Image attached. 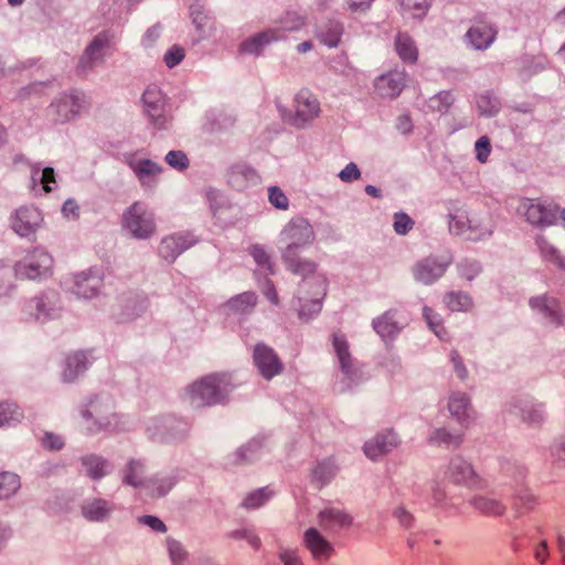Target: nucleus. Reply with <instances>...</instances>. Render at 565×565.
<instances>
[{
	"label": "nucleus",
	"mask_w": 565,
	"mask_h": 565,
	"mask_svg": "<svg viewBox=\"0 0 565 565\" xmlns=\"http://www.w3.org/2000/svg\"><path fill=\"white\" fill-rule=\"evenodd\" d=\"M143 466L139 461L131 460L126 470L124 471V481L134 487H139L143 484L142 476Z\"/></svg>",
	"instance_id": "40"
},
{
	"label": "nucleus",
	"mask_w": 565,
	"mask_h": 565,
	"mask_svg": "<svg viewBox=\"0 0 565 565\" xmlns=\"http://www.w3.org/2000/svg\"><path fill=\"white\" fill-rule=\"evenodd\" d=\"M523 419L530 425H536L544 418L541 405H525L521 408Z\"/></svg>",
	"instance_id": "49"
},
{
	"label": "nucleus",
	"mask_w": 565,
	"mask_h": 565,
	"mask_svg": "<svg viewBox=\"0 0 565 565\" xmlns=\"http://www.w3.org/2000/svg\"><path fill=\"white\" fill-rule=\"evenodd\" d=\"M320 103L308 89L299 90L294 98V114L287 120L295 127H305L320 115Z\"/></svg>",
	"instance_id": "5"
},
{
	"label": "nucleus",
	"mask_w": 565,
	"mask_h": 565,
	"mask_svg": "<svg viewBox=\"0 0 565 565\" xmlns=\"http://www.w3.org/2000/svg\"><path fill=\"white\" fill-rule=\"evenodd\" d=\"M413 224L414 222L408 215L404 213L395 214L394 230L397 234H406L413 227Z\"/></svg>",
	"instance_id": "59"
},
{
	"label": "nucleus",
	"mask_w": 565,
	"mask_h": 565,
	"mask_svg": "<svg viewBox=\"0 0 565 565\" xmlns=\"http://www.w3.org/2000/svg\"><path fill=\"white\" fill-rule=\"evenodd\" d=\"M476 158L479 162L484 163L491 153V142L487 136L480 137L475 145Z\"/></svg>",
	"instance_id": "51"
},
{
	"label": "nucleus",
	"mask_w": 565,
	"mask_h": 565,
	"mask_svg": "<svg viewBox=\"0 0 565 565\" xmlns=\"http://www.w3.org/2000/svg\"><path fill=\"white\" fill-rule=\"evenodd\" d=\"M53 258L45 250L35 248L15 265V274L21 278L36 279L51 274Z\"/></svg>",
	"instance_id": "6"
},
{
	"label": "nucleus",
	"mask_w": 565,
	"mask_h": 565,
	"mask_svg": "<svg viewBox=\"0 0 565 565\" xmlns=\"http://www.w3.org/2000/svg\"><path fill=\"white\" fill-rule=\"evenodd\" d=\"M429 443L437 446L456 447L461 443V436L458 434H449L445 429H437L429 437Z\"/></svg>",
	"instance_id": "38"
},
{
	"label": "nucleus",
	"mask_w": 565,
	"mask_h": 565,
	"mask_svg": "<svg viewBox=\"0 0 565 565\" xmlns=\"http://www.w3.org/2000/svg\"><path fill=\"white\" fill-rule=\"evenodd\" d=\"M83 107V99L74 94L63 95L51 105V111L56 120L65 121L74 118Z\"/></svg>",
	"instance_id": "21"
},
{
	"label": "nucleus",
	"mask_w": 565,
	"mask_h": 565,
	"mask_svg": "<svg viewBox=\"0 0 565 565\" xmlns=\"http://www.w3.org/2000/svg\"><path fill=\"white\" fill-rule=\"evenodd\" d=\"M232 390L226 374H211L189 387L190 402L194 407L221 403Z\"/></svg>",
	"instance_id": "2"
},
{
	"label": "nucleus",
	"mask_w": 565,
	"mask_h": 565,
	"mask_svg": "<svg viewBox=\"0 0 565 565\" xmlns=\"http://www.w3.org/2000/svg\"><path fill=\"white\" fill-rule=\"evenodd\" d=\"M184 57V51L180 46H172L164 55V62L168 67L178 65Z\"/></svg>",
	"instance_id": "60"
},
{
	"label": "nucleus",
	"mask_w": 565,
	"mask_h": 565,
	"mask_svg": "<svg viewBox=\"0 0 565 565\" xmlns=\"http://www.w3.org/2000/svg\"><path fill=\"white\" fill-rule=\"evenodd\" d=\"M233 536L236 539H244L248 542V544L257 550L260 546V540L254 534L252 530H239L233 533Z\"/></svg>",
	"instance_id": "63"
},
{
	"label": "nucleus",
	"mask_w": 565,
	"mask_h": 565,
	"mask_svg": "<svg viewBox=\"0 0 565 565\" xmlns=\"http://www.w3.org/2000/svg\"><path fill=\"white\" fill-rule=\"evenodd\" d=\"M279 558L284 565H303L298 551L285 548L279 553Z\"/></svg>",
	"instance_id": "61"
},
{
	"label": "nucleus",
	"mask_w": 565,
	"mask_h": 565,
	"mask_svg": "<svg viewBox=\"0 0 565 565\" xmlns=\"http://www.w3.org/2000/svg\"><path fill=\"white\" fill-rule=\"evenodd\" d=\"M167 163L178 170H183L189 166V160L182 151H170L166 157Z\"/></svg>",
	"instance_id": "54"
},
{
	"label": "nucleus",
	"mask_w": 565,
	"mask_h": 565,
	"mask_svg": "<svg viewBox=\"0 0 565 565\" xmlns=\"http://www.w3.org/2000/svg\"><path fill=\"white\" fill-rule=\"evenodd\" d=\"M445 302L451 311H468L472 308L471 298L463 292H449L445 297Z\"/></svg>",
	"instance_id": "36"
},
{
	"label": "nucleus",
	"mask_w": 565,
	"mask_h": 565,
	"mask_svg": "<svg viewBox=\"0 0 565 565\" xmlns=\"http://www.w3.org/2000/svg\"><path fill=\"white\" fill-rule=\"evenodd\" d=\"M459 269L462 277L471 280L480 273L481 267L475 260H465L459 265Z\"/></svg>",
	"instance_id": "58"
},
{
	"label": "nucleus",
	"mask_w": 565,
	"mask_h": 565,
	"mask_svg": "<svg viewBox=\"0 0 565 565\" xmlns=\"http://www.w3.org/2000/svg\"><path fill=\"white\" fill-rule=\"evenodd\" d=\"M396 52L405 62H415L417 60V49L413 40L407 34H398L395 42Z\"/></svg>",
	"instance_id": "32"
},
{
	"label": "nucleus",
	"mask_w": 565,
	"mask_h": 565,
	"mask_svg": "<svg viewBox=\"0 0 565 565\" xmlns=\"http://www.w3.org/2000/svg\"><path fill=\"white\" fill-rule=\"evenodd\" d=\"M268 192L269 202L274 206L281 210H286L288 207V199L279 188L273 186L268 190Z\"/></svg>",
	"instance_id": "55"
},
{
	"label": "nucleus",
	"mask_w": 565,
	"mask_h": 565,
	"mask_svg": "<svg viewBox=\"0 0 565 565\" xmlns=\"http://www.w3.org/2000/svg\"><path fill=\"white\" fill-rule=\"evenodd\" d=\"M495 34L491 25L480 22L468 30L467 38L475 49L483 50L493 42Z\"/></svg>",
	"instance_id": "25"
},
{
	"label": "nucleus",
	"mask_w": 565,
	"mask_h": 565,
	"mask_svg": "<svg viewBox=\"0 0 565 565\" xmlns=\"http://www.w3.org/2000/svg\"><path fill=\"white\" fill-rule=\"evenodd\" d=\"M111 510V504L102 499L87 501L83 505V514L89 521H103L108 516Z\"/></svg>",
	"instance_id": "29"
},
{
	"label": "nucleus",
	"mask_w": 565,
	"mask_h": 565,
	"mask_svg": "<svg viewBox=\"0 0 565 565\" xmlns=\"http://www.w3.org/2000/svg\"><path fill=\"white\" fill-rule=\"evenodd\" d=\"M124 227L139 239H147L156 232V222L152 211L146 203L135 202L122 215Z\"/></svg>",
	"instance_id": "4"
},
{
	"label": "nucleus",
	"mask_w": 565,
	"mask_h": 565,
	"mask_svg": "<svg viewBox=\"0 0 565 565\" xmlns=\"http://www.w3.org/2000/svg\"><path fill=\"white\" fill-rule=\"evenodd\" d=\"M303 543L312 558L318 562H327L333 553V546L315 527L305 532Z\"/></svg>",
	"instance_id": "16"
},
{
	"label": "nucleus",
	"mask_w": 565,
	"mask_h": 565,
	"mask_svg": "<svg viewBox=\"0 0 565 565\" xmlns=\"http://www.w3.org/2000/svg\"><path fill=\"white\" fill-rule=\"evenodd\" d=\"M477 108L481 115L492 116L499 111L500 104L490 95H480L477 99Z\"/></svg>",
	"instance_id": "46"
},
{
	"label": "nucleus",
	"mask_w": 565,
	"mask_h": 565,
	"mask_svg": "<svg viewBox=\"0 0 565 565\" xmlns=\"http://www.w3.org/2000/svg\"><path fill=\"white\" fill-rule=\"evenodd\" d=\"M243 178L246 182H254L256 181L257 179V175L255 173V171L248 167H245V166H237L233 169L232 171V174H231V180L230 182L234 185V186H238V188H242L243 186V183L239 181V178Z\"/></svg>",
	"instance_id": "45"
},
{
	"label": "nucleus",
	"mask_w": 565,
	"mask_h": 565,
	"mask_svg": "<svg viewBox=\"0 0 565 565\" xmlns=\"http://www.w3.org/2000/svg\"><path fill=\"white\" fill-rule=\"evenodd\" d=\"M471 503L479 512L487 515H501L505 510L501 501L488 494L475 495Z\"/></svg>",
	"instance_id": "30"
},
{
	"label": "nucleus",
	"mask_w": 565,
	"mask_h": 565,
	"mask_svg": "<svg viewBox=\"0 0 565 565\" xmlns=\"http://www.w3.org/2000/svg\"><path fill=\"white\" fill-rule=\"evenodd\" d=\"M518 210L526 216L530 223L535 225L548 226L556 221L557 205L555 204L545 205L535 200L524 199Z\"/></svg>",
	"instance_id": "9"
},
{
	"label": "nucleus",
	"mask_w": 565,
	"mask_h": 565,
	"mask_svg": "<svg viewBox=\"0 0 565 565\" xmlns=\"http://www.w3.org/2000/svg\"><path fill=\"white\" fill-rule=\"evenodd\" d=\"M397 446V438L392 431L377 435L364 445V454L367 458L376 460L379 457L392 451Z\"/></svg>",
	"instance_id": "22"
},
{
	"label": "nucleus",
	"mask_w": 565,
	"mask_h": 565,
	"mask_svg": "<svg viewBox=\"0 0 565 565\" xmlns=\"http://www.w3.org/2000/svg\"><path fill=\"white\" fill-rule=\"evenodd\" d=\"M42 221V214L36 207L22 206L11 216V227L18 235L26 237L35 233Z\"/></svg>",
	"instance_id": "10"
},
{
	"label": "nucleus",
	"mask_w": 565,
	"mask_h": 565,
	"mask_svg": "<svg viewBox=\"0 0 565 565\" xmlns=\"http://www.w3.org/2000/svg\"><path fill=\"white\" fill-rule=\"evenodd\" d=\"M424 317L429 326V328L434 331V333L441 340H446L444 337L446 334L445 329L440 326V321L438 319V315H436L430 308H424Z\"/></svg>",
	"instance_id": "50"
},
{
	"label": "nucleus",
	"mask_w": 565,
	"mask_h": 565,
	"mask_svg": "<svg viewBox=\"0 0 565 565\" xmlns=\"http://www.w3.org/2000/svg\"><path fill=\"white\" fill-rule=\"evenodd\" d=\"M145 111L157 128H164L168 121L164 97L157 86H149L142 96Z\"/></svg>",
	"instance_id": "11"
},
{
	"label": "nucleus",
	"mask_w": 565,
	"mask_h": 565,
	"mask_svg": "<svg viewBox=\"0 0 565 565\" xmlns=\"http://www.w3.org/2000/svg\"><path fill=\"white\" fill-rule=\"evenodd\" d=\"M470 216L465 212L456 211L449 214V231L454 235L463 236L468 239Z\"/></svg>",
	"instance_id": "33"
},
{
	"label": "nucleus",
	"mask_w": 565,
	"mask_h": 565,
	"mask_svg": "<svg viewBox=\"0 0 565 565\" xmlns=\"http://www.w3.org/2000/svg\"><path fill=\"white\" fill-rule=\"evenodd\" d=\"M406 81L404 72H392L379 77L375 82L376 93L384 98H395L402 92Z\"/></svg>",
	"instance_id": "20"
},
{
	"label": "nucleus",
	"mask_w": 565,
	"mask_h": 565,
	"mask_svg": "<svg viewBox=\"0 0 565 565\" xmlns=\"http://www.w3.org/2000/svg\"><path fill=\"white\" fill-rule=\"evenodd\" d=\"M83 466L86 469V473L93 479L102 478L108 472L107 461L97 456L85 457Z\"/></svg>",
	"instance_id": "35"
},
{
	"label": "nucleus",
	"mask_w": 565,
	"mask_h": 565,
	"mask_svg": "<svg viewBox=\"0 0 565 565\" xmlns=\"http://www.w3.org/2000/svg\"><path fill=\"white\" fill-rule=\"evenodd\" d=\"M454 103L450 92H440L428 100V108L433 111L446 113Z\"/></svg>",
	"instance_id": "41"
},
{
	"label": "nucleus",
	"mask_w": 565,
	"mask_h": 565,
	"mask_svg": "<svg viewBox=\"0 0 565 565\" xmlns=\"http://www.w3.org/2000/svg\"><path fill=\"white\" fill-rule=\"evenodd\" d=\"M352 524V516L339 507H329L319 513L320 527L330 534L347 530Z\"/></svg>",
	"instance_id": "13"
},
{
	"label": "nucleus",
	"mask_w": 565,
	"mask_h": 565,
	"mask_svg": "<svg viewBox=\"0 0 565 565\" xmlns=\"http://www.w3.org/2000/svg\"><path fill=\"white\" fill-rule=\"evenodd\" d=\"M273 492L268 488H262L248 494L244 500V507L247 509H256L263 505L270 497Z\"/></svg>",
	"instance_id": "47"
},
{
	"label": "nucleus",
	"mask_w": 565,
	"mask_h": 565,
	"mask_svg": "<svg viewBox=\"0 0 565 565\" xmlns=\"http://www.w3.org/2000/svg\"><path fill=\"white\" fill-rule=\"evenodd\" d=\"M128 164L145 188H151L161 173V168L157 163L148 159L138 158L137 156L130 157Z\"/></svg>",
	"instance_id": "18"
},
{
	"label": "nucleus",
	"mask_w": 565,
	"mask_h": 565,
	"mask_svg": "<svg viewBox=\"0 0 565 565\" xmlns=\"http://www.w3.org/2000/svg\"><path fill=\"white\" fill-rule=\"evenodd\" d=\"M257 297L254 292H243L232 298L226 307L230 311L235 313L249 312L256 305Z\"/></svg>",
	"instance_id": "31"
},
{
	"label": "nucleus",
	"mask_w": 565,
	"mask_h": 565,
	"mask_svg": "<svg viewBox=\"0 0 565 565\" xmlns=\"http://www.w3.org/2000/svg\"><path fill=\"white\" fill-rule=\"evenodd\" d=\"M195 238L189 233H179L164 237L159 247L160 255L167 260H173L183 250L195 244Z\"/></svg>",
	"instance_id": "17"
},
{
	"label": "nucleus",
	"mask_w": 565,
	"mask_h": 565,
	"mask_svg": "<svg viewBox=\"0 0 565 565\" xmlns=\"http://www.w3.org/2000/svg\"><path fill=\"white\" fill-rule=\"evenodd\" d=\"M451 263L450 257H427L417 262L413 267L415 279L422 284L430 285L446 273Z\"/></svg>",
	"instance_id": "8"
},
{
	"label": "nucleus",
	"mask_w": 565,
	"mask_h": 565,
	"mask_svg": "<svg viewBox=\"0 0 565 565\" xmlns=\"http://www.w3.org/2000/svg\"><path fill=\"white\" fill-rule=\"evenodd\" d=\"M342 33V28L337 22H331L327 31H320L319 38L329 46H337Z\"/></svg>",
	"instance_id": "48"
},
{
	"label": "nucleus",
	"mask_w": 565,
	"mask_h": 565,
	"mask_svg": "<svg viewBox=\"0 0 565 565\" xmlns=\"http://www.w3.org/2000/svg\"><path fill=\"white\" fill-rule=\"evenodd\" d=\"M102 282L100 273L97 269H89L65 277L62 285L78 297L92 298L98 294Z\"/></svg>",
	"instance_id": "7"
},
{
	"label": "nucleus",
	"mask_w": 565,
	"mask_h": 565,
	"mask_svg": "<svg viewBox=\"0 0 565 565\" xmlns=\"http://www.w3.org/2000/svg\"><path fill=\"white\" fill-rule=\"evenodd\" d=\"M532 309L537 310L544 318L555 326L564 323V316L561 312L559 303L555 298L535 297L530 300Z\"/></svg>",
	"instance_id": "23"
},
{
	"label": "nucleus",
	"mask_w": 565,
	"mask_h": 565,
	"mask_svg": "<svg viewBox=\"0 0 565 565\" xmlns=\"http://www.w3.org/2000/svg\"><path fill=\"white\" fill-rule=\"evenodd\" d=\"M280 241L286 244L282 259L287 267L295 274L305 277L299 289L300 303L299 317L310 318L321 310V299L326 296L327 279L323 275L315 274L316 265L312 262H302L298 257L299 248L315 241V232L310 223L302 217L292 218L281 231Z\"/></svg>",
	"instance_id": "1"
},
{
	"label": "nucleus",
	"mask_w": 565,
	"mask_h": 565,
	"mask_svg": "<svg viewBox=\"0 0 565 565\" xmlns=\"http://www.w3.org/2000/svg\"><path fill=\"white\" fill-rule=\"evenodd\" d=\"M337 468L331 461H323L317 466V468L313 471V476L316 479L328 482L334 475H335Z\"/></svg>",
	"instance_id": "53"
},
{
	"label": "nucleus",
	"mask_w": 565,
	"mask_h": 565,
	"mask_svg": "<svg viewBox=\"0 0 565 565\" xmlns=\"http://www.w3.org/2000/svg\"><path fill=\"white\" fill-rule=\"evenodd\" d=\"M494 228V221L489 212L473 214L470 216L468 239L480 241L491 236Z\"/></svg>",
	"instance_id": "24"
},
{
	"label": "nucleus",
	"mask_w": 565,
	"mask_h": 565,
	"mask_svg": "<svg viewBox=\"0 0 565 565\" xmlns=\"http://www.w3.org/2000/svg\"><path fill=\"white\" fill-rule=\"evenodd\" d=\"M303 23V19L296 12H288L280 21V26L270 28L243 42L241 44V52L259 54L267 44L284 39L287 32L300 29Z\"/></svg>",
	"instance_id": "3"
},
{
	"label": "nucleus",
	"mask_w": 565,
	"mask_h": 565,
	"mask_svg": "<svg viewBox=\"0 0 565 565\" xmlns=\"http://www.w3.org/2000/svg\"><path fill=\"white\" fill-rule=\"evenodd\" d=\"M89 361L84 352H76L66 359V366L63 371V380L72 382L78 374L84 372Z\"/></svg>",
	"instance_id": "28"
},
{
	"label": "nucleus",
	"mask_w": 565,
	"mask_h": 565,
	"mask_svg": "<svg viewBox=\"0 0 565 565\" xmlns=\"http://www.w3.org/2000/svg\"><path fill=\"white\" fill-rule=\"evenodd\" d=\"M20 479L15 473H0V499H7L20 488Z\"/></svg>",
	"instance_id": "37"
},
{
	"label": "nucleus",
	"mask_w": 565,
	"mask_h": 565,
	"mask_svg": "<svg viewBox=\"0 0 565 565\" xmlns=\"http://www.w3.org/2000/svg\"><path fill=\"white\" fill-rule=\"evenodd\" d=\"M448 409L463 427H468L475 420V412L468 396L463 393H454L449 397Z\"/></svg>",
	"instance_id": "19"
},
{
	"label": "nucleus",
	"mask_w": 565,
	"mask_h": 565,
	"mask_svg": "<svg viewBox=\"0 0 565 565\" xmlns=\"http://www.w3.org/2000/svg\"><path fill=\"white\" fill-rule=\"evenodd\" d=\"M361 172L355 163H349L340 173L339 178L343 182H352L360 178Z\"/></svg>",
	"instance_id": "62"
},
{
	"label": "nucleus",
	"mask_w": 565,
	"mask_h": 565,
	"mask_svg": "<svg viewBox=\"0 0 565 565\" xmlns=\"http://www.w3.org/2000/svg\"><path fill=\"white\" fill-rule=\"evenodd\" d=\"M250 255L253 256L254 260L257 263V265L269 273H271V263L270 258L265 250V248L260 245H254L250 247Z\"/></svg>",
	"instance_id": "52"
},
{
	"label": "nucleus",
	"mask_w": 565,
	"mask_h": 565,
	"mask_svg": "<svg viewBox=\"0 0 565 565\" xmlns=\"http://www.w3.org/2000/svg\"><path fill=\"white\" fill-rule=\"evenodd\" d=\"M22 413L18 405L13 403H0V426L19 422Z\"/></svg>",
	"instance_id": "44"
},
{
	"label": "nucleus",
	"mask_w": 565,
	"mask_h": 565,
	"mask_svg": "<svg viewBox=\"0 0 565 565\" xmlns=\"http://www.w3.org/2000/svg\"><path fill=\"white\" fill-rule=\"evenodd\" d=\"M402 8L413 18H423L430 6V0H401Z\"/></svg>",
	"instance_id": "42"
},
{
	"label": "nucleus",
	"mask_w": 565,
	"mask_h": 565,
	"mask_svg": "<svg viewBox=\"0 0 565 565\" xmlns=\"http://www.w3.org/2000/svg\"><path fill=\"white\" fill-rule=\"evenodd\" d=\"M536 244L545 259L554 263L555 265H558L559 267H565V263L558 254L557 249L552 246L544 237H539L536 239Z\"/></svg>",
	"instance_id": "43"
},
{
	"label": "nucleus",
	"mask_w": 565,
	"mask_h": 565,
	"mask_svg": "<svg viewBox=\"0 0 565 565\" xmlns=\"http://www.w3.org/2000/svg\"><path fill=\"white\" fill-rule=\"evenodd\" d=\"M172 482L170 480H148L146 487L151 489L152 497H161L164 495L172 487Z\"/></svg>",
	"instance_id": "57"
},
{
	"label": "nucleus",
	"mask_w": 565,
	"mask_h": 565,
	"mask_svg": "<svg viewBox=\"0 0 565 565\" xmlns=\"http://www.w3.org/2000/svg\"><path fill=\"white\" fill-rule=\"evenodd\" d=\"M332 344L342 372L345 375L351 376L354 371V361L349 351V343L345 337L341 333H334L332 337Z\"/></svg>",
	"instance_id": "26"
},
{
	"label": "nucleus",
	"mask_w": 565,
	"mask_h": 565,
	"mask_svg": "<svg viewBox=\"0 0 565 565\" xmlns=\"http://www.w3.org/2000/svg\"><path fill=\"white\" fill-rule=\"evenodd\" d=\"M102 405L97 402H92L89 408L83 412V417L88 422L90 417L96 415L98 417L97 422L94 423V427L87 425V429L90 431H98L102 428H106L110 425V422L102 416Z\"/></svg>",
	"instance_id": "39"
},
{
	"label": "nucleus",
	"mask_w": 565,
	"mask_h": 565,
	"mask_svg": "<svg viewBox=\"0 0 565 565\" xmlns=\"http://www.w3.org/2000/svg\"><path fill=\"white\" fill-rule=\"evenodd\" d=\"M447 476L454 483H462L470 488L483 487V480L475 473L471 465L462 458H454L450 461Z\"/></svg>",
	"instance_id": "15"
},
{
	"label": "nucleus",
	"mask_w": 565,
	"mask_h": 565,
	"mask_svg": "<svg viewBox=\"0 0 565 565\" xmlns=\"http://www.w3.org/2000/svg\"><path fill=\"white\" fill-rule=\"evenodd\" d=\"M254 362L259 373L266 380H270L282 371V363L274 350L264 344H257L254 349Z\"/></svg>",
	"instance_id": "12"
},
{
	"label": "nucleus",
	"mask_w": 565,
	"mask_h": 565,
	"mask_svg": "<svg viewBox=\"0 0 565 565\" xmlns=\"http://www.w3.org/2000/svg\"><path fill=\"white\" fill-rule=\"evenodd\" d=\"M168 551L173 565H182V561L185 559V552L181 544L175 541H168Z\"/></svg>",
	"instance_id": "56"
},
{
	"label": "nucleus",
	"mask_w": 565,
	"mask_h": 565,
	"mask_svg": "<svg viewBox=\"0 0 565 565\" xmlns=\"http://www.w3.org/2000/svg\"><path fill=\"white\" fill-rule=\"evenodd\" d=\"M107 45V38L104 34L97 35L89 46L86 49L84 56L82 57L81 64L85 66L88 63H93L103 56L105 46Z\"/></svg>",
	"instance_id": "34"
},
{
	"label": "nucleus",
	"mask_w": 565,
	"mask_h": 565,
	"mask_svg": "<svg viewBox=\"0 0 565 565\" xmlns=\"http://www.w3.org/2000/svg\"><path fill=\"white\" fill-rule=\"evenodd\" d=\"M395 316L396 312L390 310L373 321L374 330L381 338L388 339L399 332V322L395 319Z\"/></svg>",
	"instance_id": "27"
},
{
	"label": "nucleus",
	"mask_w": 565,
	"mask_h": 565,
	"mask_svg": "<svg viewBox=\"0 0 565 565\" xmlns=\"http://www.w3.org/2000/svg\"><path fill=\"white\" fill-rule=\"evenodd\" d=\"M40 182L43 190L49 193L52 191L51 184L55 183V172L53 168H44L40 175Z\"/></svg>",
	"instance_id": "64"
},
{
	"label": "nucleus",
	"mask_w": 565,
	"mask_h": 565,
	"mask_svg": "<svg viewBox=\"0 0 565 565\" xmlns=\"http://www.w3.org/2000/svg\"><path fill=\"white\" fill-rule=\"evenodd\" d=\"M24 312L38 321H46L57 316L56 296L46 294L32 298L24 303Z\"/></svg>",
	"instance_id": "14"
}]
</instances>
